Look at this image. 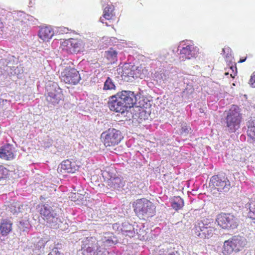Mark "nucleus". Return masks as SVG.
<instances>
[{
    "instance_id": "nucleus-31",
    "label": "nucleus",
    "mask_w": 255,
    "mask_h": 255,
    "mask_svg": "<svg viewBox=\"0 0 255 255\" xmlns=\"http://www.w3.org/2000/svg\"><path fill=\"white\" fill-rule=\"evenodd\" d=\"M7 173L8 170L6 168L0 166V184H4Z\"/></svg>"
},
{
    "instance_id": "nucleus-19",
    "label": "nucleus",
    "mask_w": 255,
    "mask_h": 255,
    "mask_svg": "<svg viewBox=\"0 0 255 255\" xmlns=\"http://www.w3.org/2000/svg\"><path fill=\"white\" fill-rule=\"evenodd\" d=\"M14 154L13 149L10 145L7 144L0 148V157L5 160H10L13 158Z\"/></svg>"
},
{
    "instance_id": "nucleus-12",
    "label": "nucleus",
    "mask_w": 255,
    "mask_h": 255,
    "mask_svg": "<svg viewBox=\"0 0 255 255\" xmlns=\"http://www.w3.org/2000/svg\"><path fill=\"white\" fill-rule=\"evenodd\" d=\"M218 224L223 229H235L239 223L237 217L231 214L222 213L218 215L216 219Z\"/></svg>"
},
{
    "instance_id": "nucleus-21",
    "label": "nucleus",
    "mask_w": 255,
    "mask_h": 255,
    "mask_svg": "<svg viewBox=\"0 0 255 255\" xmlns=\"http://www.w3.org/2000/svg\"><path fill=\"white\" fill-rule=\"evenodd\" d=\"M118 52L113 48H111L105 52V56L108 61L109 63L114 64L117 61Z\"/></svg>"
},
{
    "instance_id": "nucleus-24",
    "label": "nucleus",
    "mask_w": 255,
    "mask_h": 255,
    "mask_svg": "<svg viewBox=\"0 0 255 255\" xmlns=\"http://www.w3.org/2000/svg\"><path fill=\"white\" fill-rule=\"evenodd\" d=\"M248 135L253 139L255 140V117H252L248 122Z\"/></svg>"
},
{
    "instance_id": "nucleus-25",
    "label": "nucleus",
    "mask_w": 255,
    "mask_h": 255,
    "mask_svg": "<svg viewBox=\"0 0 255 255\" xmlns=\"http://www.w3.org/2000/svg\"><path fill=\"white\" fill-rule=\"evenodd\" d=\"M115 7L114 5H108L106 6L103 11V16L107 20H111L115 16L114 13Z\"/></svg>"
},
{
    "instance_id": "nucleus-35",
    "label": "nucleus",
    "mask_w": 255,
    "mask_h": 255,
    "mask_svg": "<svg viewBox=\"0 0 255 255\" xmlns=\"http://www.w3.org/2000/svg\"><path fill=\"white\" fill-rule=\"evenodd\" d=\"M123 76L133 78L134 73L130 69L125 68L123 70Z\"/></svg>"
},
{
    "instance_id": "nucleus-13",
    "label": "nucleus",
    "mask_w": 255,
    "mask_h": 255,
    "mask_svg": "<svg viewBox=\"0 0 255 255\" xmlns=\"http://www.w3.org/2000/svg\"><path fill=\"white\" fill-rule=\"evenodd\" d=\"M61 79L66 84L75 85L79 82L81 78L79 72L76 69L66 67L61 73Z\"/></svg>"
},
{
    "instance_id": "nucleus-6",
    "label": "nucleus",
    "mask_w": 255,
    "mask_h": 255,
    "mask_svg": "<svg viewBox=\"0 0 255 255\" xmlns=\"http://www.w3.org/2000/svg\"><path fill=\"white\" fill-rule=\"evenodd\" d=\"M61 47L68 53L77 54L84 50L85 42L81 39L71 38L62 42Z\"/></svg>"
},
{
    "instance_id": "nucleus-16",
    "label": "nucleus",
    "mask_w": 255,
    "mask_h": 255,
    "mask_svg": "<svg viewBox=\"0 0 255 255\" xmlns=\"http://www.w3.org/2000/svg\"><path fill=\"white\" fill-rule=\"evenodd\" d=\"M117 237L112 233H106L102 237L101 240L98 241L99 245L106 249V247H111L118 243Z\"/></svg>"
},
{
    "instance_id": "nucleus-37",
    "label": "nucleus",
    "mask_w": 255,
    "mask_h": 255,
    "mask_svg": "<svg viewBox=\"0 0 255 255\" xmlns=\"http://www.w3.org/2000/svg\"><path fill=\"white\" fill-rule=\"evenodd\" d=\"M48 255H61V253L57 248H53Z\"/></svg>"
},
{
    "instance_id": "nucleus-11",
    "label": "nucleus",
    "mask_w": 255,
    "mask_h": 255,
    "mask_svg": "<svg viewBox=\"0 0 255 255\" xmlns=\"http://www.w3.org/2000/svg\"><path fill=\"white\" fill-rule=\"evenodd\" d=\"M122 138L121 131L115 128H109L101 134V138L104 140V145L107 147L117 145Z\"/></svg>"
},
{
    "instance_id": "nucleus-33",
    "label": "nucleus",
    "mask_w": 255,
    "mask_h": 255,
    "mask_svg": "<svg viewBox=\"0 0 255 255\" xmlns=\"http://www.w3.org/2000/svg\"><path fill=\"white\" fill-rule=\"evenodd\" d=\"M23 206L22 205L21 207H15L12 205H11L10 207H9V210L10 211L11 213H12L13 214H17V213L19 212H24L23 211Z\"/></svg>"
},
{
    "instance_id": "nucleus-8",
    "label": "nucleus",
    "mask_w": 255,
    "mask_h": 255,
    "mask_svg": "<svg viewBox=\"0 0 255 255\" xmlns=\"http://www.w3.org/2000/svg\"><path fill=\"white\" fill-rule=\"evenodd\" d=\"M125 119L122 121H127L128 124L137 126L145 121H151L152 119L151 113H121Z\"/></svg>"
},
{
    "instance_id": "nucleus-28",
    "label": "nucleus",
    "mask_w": 255,
    "mask_h": 255,
    "mask_svg": "<svg viewBox=\"0 0 255 255\" xmlns=\"http://www.w3.org/2000/svg\"><path fill=\"white\" fill-rule=\"evenodd\" d=\"M184 205V202L180 197H175L172 203V207L176 210L181 208Z\"/></svg>"
},
{
    "instance_id": "nucleus-10",
    "label": "nucleus",
    "mask_w": 255,
    "mask_h": 255,
    "mask_svg": "<svg viewBox=\"0 0 255 255\" xmlns=\"http://www.w3.org/2000/svg\"><path fill=\"white\" fill-rule=\"evenodd\" d=\"M209 186L219 192H227L231 187L230 182L226 177L222 174L213 176L210 179Z\"/></svg>"
},
{
    "instance_id": "nucleus-9",
    "label": "nucleus",
    "mask_w": 255,
    "mask_h": 255,
    "mask_svg": "<svg viewBox=\"0 0 255 255\" xmlns=\"http://www.w3.org/2000/svg\"><path fill=\"white\" fill-rule=\"evenodd\" d=\"M46 99L49 106L58 105L63 100L62 90L57 84H53L48 87Z\"/></svg>"
},
{
    "instance_id": "nucleus-14",
    "label": "nucleus",
    "mask_w": 255,
    "mask_h": 255,
    "mask_svg": "<svg viewBox=\"0 0 255 255\" xmlns=\"http://www.w3.org/2000/svg\"><path fill=\"white\" fill-rule=\"evenodd\" d=\"M180 54L183 58L190 59L195 57L199 53V49L193 43L183 42Z\"/></svg>"
},
{
    "instance_id": "nucleus-7",
    "label": "nucleus",
    "mask_w": 255,
    "mask_h": 255,
    "mask_svg": "<svg viewBox=\"0 0 255 255\" xmlns=\"http://www.w3.org/2000/svg\"><path fill=\"white\" fill-rule=\"evenodd\" d=\"M246 239L241 236H234L231 240L226 241L223 247V253L230 254L233 251L237 252L242 250L246 245Z\"/></svg>"
},
{
    "instance_id": "nucleus-3",
    "label": "nucleus",
    "mask_w": 255,
    "mask_h": 255,
    "mask_svg": "<svg viewBox=\"0 0 255 255\" xmlns=\"http://www.w3.org/2000/svg\"><path fill=\"white\" fill-rule=\"evenodd\" d=\"M215 231L213 223L207 219L196 222L193 229V234L201 239H209L212 237Z\"/></svg>"
},
{
    "instance_id": "nucleus-43",
    "label": "nucleus",
    "mask_w": 255,
    "mask_h": 255,
    "mask_svg": "<svg viewBox=\"0 0 255 255\" xmlns=\"http://www.w3.org/2000/svg\"><path fill=\"white\" fill-rule=\"evenodd\" d=\"M234 111H236L237 110V108H238V107L237 106H234Z\"/></svg>"
},
{
    "instance_id": "nucleus-38",
    "label": "nucleus",
    "mask_w": 255,
    "mask_h": 255,
    "mask_svg": "<svg viewBox=\"0 0 255 255\" xmlns=\"http://www.w3.org/2000/svg\"><path fill=\"white\" fill-rule=\"evenodd\" d=\"M102 255H117L114 253H109L107 251L106 249L103 250V252L102 253Z\"/></svg>"
},
{
    "instance_id": "nucleus-18",
    "label": "nucleus",
    "mask_w": 255,
    "mask_h": 255,
    "mask_svg": "<svg viewBox=\"0 0 255 255\" xmlns=\"http://www.w3.org/2000/svg\"><path fill=\"white\" fill-rule=\"evenodd\" d=\"M77 168L75 166L74 162H71L68 160L63 161L59 166L58 171L62 173H75Z\"/></svg>"
},
{
    "instance_id": "nucleus-40",
    "label": "nucleus",
    "mask_w": 255,
    "mask_h": 255,
    "mask_svg": "<svg viewBox=\"0 0 255 255\" xmlns=\"http://www.w3.org/2000/svg\"><path fill=\"white\" fill-rule=\"evenodd\" d=\"M7 102H8V101L6 100H1L0 99V110L2 109L3 108V106L5 104V103H7Z\"/></svg>"
},
{
    "instance_id": "nucleus-39",
    "label": "nucleus",
    "mask_w": 255,
    "mask_h": 255,
    "mask_svg": "<svg viewBox=\"0 0 255 255\" xmlns=\"http://www.w3.org/2000/svg\"><path fill=\"white\" fill-rule=\"evenodd\" d=\"M233 71V73H231L230 74V76L232 78H234L235 76L236 75V72H234V69L235 68L236 69V70H237V68L236 67H233V66H231L230 68Z\"/></svg>"
},
{
    "instance_id": "nucleus-20",
    "label": "nucleus",
    "mask_w": 255,
    "mask_h": 255,
    "mask_svg": "<svg viewBox=\"0 0 255 255\" xmlns=\"http://www.w3.org/2000/svg\"><path fill=\"white\" fill-rule=\"evenodd\" d=\"M12 223L7 220H2L0 225V232L2 236L7 235L12 230Z\"/></svg>"
},
{
    "instance_id": "nucleus-36",
    "label": "nucleus",
    "mask_w": 255,
    "mask_h": 255,
    "mask_svg": "<svg viewBox=\"0 0 255 255\" xmlns=\"http://www.w3.org/2000/svg\"><path fill=\"white\" fill-rule=\"evenodd\" d=\"M249 84L251 87L255 88V71L252 73L249 80Z\"/></svg>"
},
{
    "instance_id": "nucleus-42",
    "label": "nucleus",
    "mask_w": 255,
    "mask_h": 255,
    "mask_svg": "<svg viewBox=\"0 0 255 255\" xmlns=\"http://www.w3.org/2000/svg\"><path fill=\"white\" fill-rule=\"evenodd\" d=\"M229 50V49L228 48H224L222 49V52H223V54H224L226 53V50H227L228 51Z\"/></svg>"
},
{
    "instance_id": "nucleus-17",
    "label": "nucleus",
    "mask_w": 255,
    "mask_h": 255,
    "mask_svg": "<svg viewBox=\"0 0 255 255\" xmlns=\"http://www.w3.org/2000/svg\"><path fill=\"white\" fill-rule=\"evenodd\" d=\"M53 28L50 25L43 26L40 28L38 36L43 41H48L54 35Z\"/></svg>"
},
{
    "instance_id": "nucleus-32",
    "label": "nucleus",
    "mask_w": 255,
    "mask_h": 255,
    "mask_svg": "<svg viewBox=\"0 0 255 255\" xmlns=\"http://www.w3.org/2000/svg\"><path fill=\"white\" fill-rule=\"evenodd\" d=\"M191 131V128L190 127H188L185 123H184L181 125V128L179 129V133L181 134L186 135L189 133H190Z\"/></svg>"
},
{
    "instance_id": "nucleus-41",
    "label": "nucleus",
    "mask_w": 255,
    "mask_h": 255,
    "mask_svg": "<svg viewBox=\"0 0 255 255\" xmlns=\"http://www.w3.org/2000/svg\"><path fill=\"white\" fill-rule=\"evenodd\" d=\"M247 57H245L244 59H240V60L239 61V63H243L245 62L246 60Z\"/></svg>"
},
{
    "instance_id": "nucleus-23",
    "label": "nucleus",
    "mask_w": 255,
    "mask_h": 255,
    "mask_svg": "<svg viewBox=\"0 0 255 255\" xmlns=\"http://www.w3.org/2000/svg\"><path fill=\"white\" fill-rule=\"evenodd\" d=\"M74 192H71L69 195V199L72 201L76 202L77 201H83L84 198L85 192L83 190H77L74 189Z\"/></svg>"
},
{
    "instance_id": "nucleus-5",
    "label": "nucleus",
    "mask_w": 255,
    "mask_h": 255,
    "mask_svg": "<svg viewBox=\"0 0 255 255\" xmlns=\"http://www.w3.org/2000/svg\"><path fill=\"white\" fill-rule=\"evenodd\" d=\"M40 214L43 219L47 222L50 226L53 228H59L62 223L61 219L59 217L57 211L48 206L44 205L40 210Z\"/></svg>"
},
{
    "instance_id": "nucleus-34",
    "label": "nucleus",
    "mask_w": 255,
    "mask_h": 255,
    "mask_svg": "<svg viewBox=\"0 0 255 255\" xmlns=\"http://www.w3.org/2000/svg\"><path fill=\"white\" fill-rule=\"evenodd\" d=\"M136 71H137L139 76H140L142 74H146L148 71L147 69L142 65L137 67L136 68Z\"/></svg>"
},
{
    "instance_id": "nucleus-44",
    "label": "nucleus",
    "mask_w": 255,
    "mask_h": 255,
    "mask_svg": "<svg viewBox=\"0 0 255 255\" xmlns=\"http://www.w3.org/2000/svg\"><path fill=\"white\" fill-rule=\"evenodd\" d=\"M229 74V73L228 72H227V73H225V75H227Z\"/></svg>"
},
{
    "instance_id": "nucleus-22",
    "label": "nucleus",
    "mask_w": 255,
    "mask_h": 255,
    "mask_svg": "<svg viewBox=\"0 0 255 255\" xmlns=\"http://www.w3.org/2000/svg\"><path fill=\"white\" fill-rule=\"evenodd\" d=\"M109 186L112 190L120 191L124 186L123 182L120 177H115L111 179L108 183Z\"/></svg>"
},
{
    "instance_id": "nucleus-45",
    "label": "nucleus",
    "mask_w": 255,
    "mask_h": 255,
    "mask_svg": "<svg viewBox=\"0 0 255 255\" xmlns=\"http://www.w3.org/2000/svg\"><path fill=\"white\" fill-rule=\"evenodd\" d=\"M168 255H175L174 254H169Z\"/></svg>"
},
{
    "instance_id": "nucleus-46",
    "label": "nucleus",
    "mask_w": 255,
    "mask_h": 255,
    "mask_svg": "<svg viewBox=\"0 0 255 255\" xmlns=\"http://www.w3.org/2000/svg\"><path fill=\"white\" fill-rule=\"evenodd\" d=\"M101 21L103 23H104V22L102 21V18H101Z\"/></svg>"
},
{
    "instance_id": "nucleus-4",
    "label": "nucleus",
    "mask_w": 255,
    "mask_h": 255,
    "mask_svg": "<svg viewBox=\"0 0 255 255\" xmlns=\"http://www.w3.org/2000/svg\"><path fill=\"white\" fill-rule=\"evenodd\" d=\"M81 248L83 255H102L104 250L100 247L96 238L92 237L84 239Z\"/></svg>"
},
{
    "instance_id": "nucleus-29",
    "label": "nucleus",
    "mask_w": 255,
    "mask_h": 255,
    "mask_svg": "<svg viewBox=\"0 0 255 255\" xmlns=\"http://www.w3.org/2000/svg\"><path fill=\"white\" fill-rule=\"evenodd\" d=\"M116 86L113 80L110 77H108L104 83L103 89L105 90H115Z\"/></svg>"
},
{
    "instance_id": "nucleus-2",
    "label": "nucleus",
    "mask_w": 255,
    "mask_h": 255,
    "mask_svg": "<svg viewBox=\"0 0 255 255\" xmlns=\"http://www.w3.org/2000/svg\"><path fill=\"white\" fill-rule=\"evenodd\" d=\"M132 206L136 214L143 219L153 216L155 212V206L145 198L136 200Z\"/></svg>"
},
{
    "instance_id": "nucleus-1",
    "label": "nucleus",
    "mask_w": 255,
    "mask_h": 255,
    "mask_svg": "<svg viewBox=\"0 0 255 255\" xmlns=\"http://www.w3.org/2000/svg\"><path fill=\"white\" fill-rule=\"evenodd\" d=\"M144 103L143 100L140 101L139 105H136V98L134 93L129 91H122L110 97L108 106L110 110L113 112H125L134 106L142 109V112H146V109L150 108L151 104L150 103Z\"/></svg>"
},
{
    "instance_id": "nucleus-30",
    "label": "nucleus",
    "mask_w": 255,
    "mask_h": 255,
    "mask_svg": "<svg viewBox=\"0 0 255 255\" xmlns=\"http://www.w3.org/2000/svg\"><path fill=\"white\" fill-rule=\"evenodd\" d=\"M134 228L132 225L125 222L123 224V227L122 230L123 232H128L130 235L132 236L134 232H133Z\"/></svg>"
},
{
    "instance_id": "nucleus-15",
    "label": "nucleus",
    "mask_w": 255,
    "mask_h": 255,
    "mask_svg": "<svg viewBox=\"0 0 255 255\" xmlns=\"http://www.w3.org/2000/svg\"><path fill=\"white\" fill-rule=\"evenodd\" d=\"M241 120V115L240 113H228L226 123L230 132H235L239 128Z\"/></svg>"
},
{
    "instance_id": "nucleus-27",
    "label": "nucleus",
    "mask_w": 255,
    "mask_h": 255,
    "mask_svg": "<svg viewBox=\"0 0 255 255\" xmlns=\"http://www.w3.org/2000/svg\"><path fill=\"white\" fill-rule=\"evenodd\" d=\"M34 248L32 249V255H39L42 252V249L44 248L43 241H39L36 245H34Z\"/></svg>"
},
{
    "instance_id": "nucleus-26",
    "label": "nucleus",
    "mask_w": 255,
    "mask_h": 255,
    "mask_svg": "<svg viewBox=\"0 0 255 255\" xmlns=\"http://www.w3.org/2000/svg\"><path fill=\"white\" fill-rule=\"evenodd\" d=\"M245 208L247 209V211L249 210L248 216L255 220V201H253L251 203L248 202L245 205Z\"/></svg>"
}]
</instances>
